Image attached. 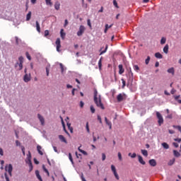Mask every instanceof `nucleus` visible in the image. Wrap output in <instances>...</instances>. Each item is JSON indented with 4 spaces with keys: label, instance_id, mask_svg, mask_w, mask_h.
<instances>
[{
    "label": "nucleus",
    "instance_id": "5fc2aeb1",
    "mask_svg": "<svg viewBox=\"0 0 181 181\" xmlns=\"http://www.w3.org/2000/svg\"><path fill=\"white\" fill-rule=\"evenodd\" d=\"M112 28V24H111L110 25H109L108 24H106V25H105V28H106V29L108 30V29H110V28Z\"/></svg>",
    "mask_w": 181,
    "mask_h": 181
},
{
    "label": "nucleus",
    "instance_id": "4c0bfd02",
    "mask_svg": "<svg viewBox=\"0 0 181 181\" xmlns=\"http://www.w3.org/2000/svg\"><path fill=\"white\" fill-rule=\"evenodd\" d=\"M149 62H151V57L148 56L146 59L145 60V64H149Z\"/></svg>",
    "mask_w": 181,
    "mask_h": 181
},
{
    "label": "nucleus",
    "instance_id": "f3484780",
    "mask_svg": "<svg viewBox=\"0 0 181 181\" xmlns=\"http://www.w3.org/2000/svg\"><path fill=\"white\" fill-rule=\"evenodd\" d=\"M60 36L62 37V39L64 40V37H66V33H64V29H61L60 30Z\"/></svg>",
    "mask_w": 181,
    "mask_h": 181
},
{
    "label": "nucleus",
    "instance_id": "de8ad7c7",
    "mask_svg": "<svg viewBox=\"0 0 181 181\" xmlns=\"http://www.w3.org/2000/svg\"><path fill=\"white\" fill-rule=\"evenodd\" d=\"M4 176L6 181H10L9 177L8 176V174L6 173H4Z\"/></svg>",
    "mask_w": 181,
    "mask_h": 181
},
{
    "label": "nucleus",
    "instance_id": "7ed1b4c3",
    "mask_svg": "<svg viewBox=\"0 0 181 181\" xmlns=\"http://www.w3.org/2000/svg\"><path fill=\"white\" fill-rule=\"evenodd\" d=\"M156 117L158 119V123L160 126L162 124H163V117H162V115L159 112H156Z\"/></svg>",
    "mask_w": 181,
    "mask_h": 181
},
{
    "label": "nucleus",
    "instance_id": "4d7b16f0",
    "mask_svg": "<svg viewBox=\"0 0 181 181\" xmlns=\"http://www.w3.org/2000/svg\"><path fill=\"white\" fill-rule=\"evenodd\" d=\"M18 60H19V63H23V57H20L18 58Z\"/></svg>",
    "mask_w": 181,
    "mask_h": 181
},
{
    "label": "nucleus",
    "instance_id": "b1692460",
    "mask_svg": "<svg viewBox=\"0 0 181 181\" xmlns=\"http://www.w3.org/2000/svg\"><path fill=\"white\" fill-rule=\"evenodd\" d=\"M30 18H32V11H29L28 13L26 15V21H30Z\"/></svg>",
    "mask_w": 181,
    "mask_h": 181
},
{
    "label": "nucleus",
    "instance_id": "bb28decb",
    "mask_svg": "<svg viewBox=\"0 0 181 181\" xmlns=\"http://www.w3.org/2000/svg\"><path fill=\"white\" fill-rule=\"evenodd\" d=\"M112 173L114 174V176L117 179V180H119V175H118V173H117V170H115L114 171H112Z\"/></svg>",
    "mask_w": 181,
    "mask_h": 181
},
{
    "label": "nucleus",
    "instance_id": "5701e85b",
    "mask_svg": "<svg viewBox=\"0 0 181 181\" xmlns=\"http://www.w3.org/2000/svg\"><path fill=\"white\" fill-rule=\"evenodd\" d=\"M173 155L175 158H179L180 156V153L176 150H173Z\"/></svg>",
    "mask_w": 181,
    "mask_h": 181
},
{
    "label": "nucleus",
    "instance_id": "a19ab883",
    "mask_svg": "<svg viewBox=\"0 0 181 181\" xmlns=\"http://www.w3.org/2000/svg\"><path fill=\"white\" fill-rule=\"evenodd\" d=\"M90 112H92V114H94V112H95V108H94V106L90 105Z\"/></svg>",
    "mask_w": 181,
    "mask_h": 181
},
{
    "label": "nucleus",
    "instance_id": "052dcab7",
    "mask_svg": "<svg viewBox=\"0 0 181 181\" xmlns=\"http://www.w3.org/2000/svg\"><path fill=\"white\" fill-rule=\"evenodd\" d=\"M173 146H175V148H179V144L176 142H173Z\"/></svg>",
    "mask_w": 181,
    "mask_h": 181
},
{
    "label": "nucleus",
    "instance_id": "680f3d73",
    "mask_svg": "<svg viewBox=\"0 0 181 181\" xmlns=\"http://www.w3.org/2000/svg\"><path fill=\"white\" fill-rule=\"evenodd\" d=\"M174 141H175V142H178L179 144H180V142H181V139H179V138L174 139Z\"/></svg>",
    "mask_w": 181,
    "mask_h": 181
},
{
    "label": "nucleus",
    "instance_id": "bf43d9fd",
    "mask_svg": "<svg viewBox=\"0 0 181 181\" xmlns=\"http://www.w3.org/2000/svg\"><path fill=\"white\" fill-rule=\"evenodd\" d=\"M180 97V95H175V96H174L175 100V101L179 100Z\"/></svg>",
    "mask_w": 181,
    "mask_h": 181
},
{
    "label": "nucleus",
    "instance_id": "39448f33",
    "mask_svg": "<svg viewBox=\"0 0 181 181\" xmlns=\"http://www.w3.org/2000/svg\"><path fill=\"white\" fill-rule=\"evenodd\" d=\"M85 30H86V28L84 27V25H81L79 28V30L77 32V35L82 36Z\"/></svg>",
    "mask_w": 181,
    "mask_h": 181
},
{
    "label": "nucleus",
    "instance_id": "79ce46f5",
    "mask_svg": "<svg viewBox=\"0 0 181 181\" xmlns=\"http://www.w3.org/2000/svg\"><path fill=\"white\" fill-rule=\"evenodd\" d=\"M25 55H26L27 59H28L29 60H32V57L29 54V52H26Z\"/></svg>",
    "mask_w": 181,
    "mask_h": 181
},
{
    "label": "nucleus",
    "instance_id": "8fccbe9b",
    "mask_svg": "<svg viewBox=\"0 0 181 181\" xmlns=\"http://www.w3.org/2000/svg\"><path fill=\"white\" fill-rule=\"evenodd\" d=\"M63 130L64 131V132L68 134L70 136V134L69 133V132H67V130L66 129V126H64L63 127Z\"/></svg>",
    "mask_w": 181,
    "mask_h": 181
},
{
    "label": "nucleus",
    "instance_id": "7c9ffc66",
    "mask_svg": "<svg viewBox=\"0 0 181 181\" xmlns=\"http://www.w3.org/2000/svg\"><path fill=\"white\" fill-rule=\"evenodd\" d=\"M69 159L71 162V164L74 165V161H73V156H71V153H69Z\"/></svg>",
    "mask_w": 181,
    "mask_h": 181
},
{
    "label": "nucleus",
    "instance_id": "f257e3e1",
    "mask_svg": "<svg viewBox=\"0 0 181 181\" xmlns=\"http://www.w3.org/2000/svg\"><path fill=\"white\" fill-rule=\"evenodd\" d=\"M93 100L97 107L101 108V110L105 109L104 105L103 104V102H101V95H98V92L97 91V89L94 90Z\"/></svg>",
    "mask_w": 181,
    "mask_h": 181
},
{
    "label": "nucleus",
    "instance_id": "a878e982",
    "mask_svg": "<svg viewBox=\"0 0 181 181\" xmlns=\"http://www.w3.org/2000/svg\"><path fill=\"white\" fill-rule=\"evenodd\" d=\"M112 173L114 174V176L117 179V180H119V175H118V173H117V170H115L114 171H112Z\"/></svg>",
    "mask_w": 181,
    "mask_h": 181
},
{
    "label": "nucleus",
    "instance_id": "c9c22d12",
    "mask_svg": "<svg viewBox=\"0 0 181 181\" xmlns=\"http://www.w3.org/2000/svg\"><path fill=\"white\" fill-rule=\"evenodd\" d=\"M102 59H103V57H101V58L100 59V60L98 61V67H99L100 70H101V67H102V66H103V64H102Z\"/></svg>",
    "mask_w": 181,
    "mask_h": 181
},
{
    "label": "nucleus",
    "instance_id": "f704fd0d",
    "mask_svg": "<svg viewBox=\"0 0 181 181\" xmlns=\"http://www.w3.org/2000/svg\"><path fill=\"white\" fill-rule=\"evenodd\" d=\"M165 43H166V38L163 37L160 40V45H165Z\"/></svg>",
    "mask_w": 181,
    "mask_h": 181
},
{
    "label": "nucleus",
    "instance_id": "f8f14e48",
    "mask_svg": "<svg viewBox=\"0 0 181 181\" xmlns=\"http://www.w3.org/2000/svg\"><path fill=\"white\" fill-rule=\"evenodd\" d=\"M118 67H119V74H123L124 71H125V69H124V66H122V64H119Z\"/></svg>",
    "mask_w": 181,
    "mask_h": 181
},
{
    "label": "nucleus",
    "instance_id": "72a5a7b5",
    "mask_svg": "<svg viewBox=\"0 0 181 181\" xmlns=\"http://www.w3.org/2000/svg\"><path fill=\"white\" fill-rule=\"evenodd\" d=\"M42 169H43L44 172H45V173H47V176H49V170H47L46 167L45 166V165H42Z\"/></svg>",
    "mask_w": 181,
    "mask_h": 181
},
{
    "label": "nucleus",
    "instance_id": "393cba45",
    "mask_svg": "<svg viewBox=\"0 0 181 181\" xmlns=\"http://www.w3.org/2000/svg\"><path fill=\"white\" fill-rule=\"evenodd\" d=\"M161 145L164 149H169V144H168V143L163 142L161 144Z\"/></svg>",
    "mask_w": 181,
    "mask_h": 181
},
{
    "label": "nucleus",
    "instance_id": "ddd939ff",
    "mask_svg": "<svg viewBox=\"0 0 181 181\" xmlns=\"http://www.w3.org/2000/svg\"><path fill=\"white\" fill-rule=\"evenodd\" d=\"M35 176L38 179V180L40 181H43V180L42 179V176H40V174L39 173V170H35Z\"/></svg>",
    "mask_w": 181,
    "mask_h": 181
},
{
    "label": "nucleus",
    "instance_id": "0eeeda50",
    "mask_svg": "<svg viewBox=\"0 0 181 181\" xmlns=\"http://www.w3.org/2000/svg\"><path fill=\"white\" fill-rule=\"evenodd\" d=\"M25 83H29L30 81V74H25L23 76Z\"/></svg>",
    "mask_w": 181,
    "mask_h": 181
},
{
    "label": "nucleus",
    "instance_id": "a211bd4d",
    "mask_svg": "<svg viewBox=\"0 0 181 181\" xmlns=\"http://www.w3.org/2000/svg\"><path fill=\"white\" fill-rule=\"evenodd\" d=\"M163 52L165 53V54H168L169 53V45H165V47H163Z\"/></svg>",
    "mask_w": 181,
    "mask_h": 181
},
{
    "label": "nucleus",
    "instance_id": "e433bc0d",
    "mask_svg": "<svg viewBox=\"0 0 181 181\" xmlns=\"http://www.w3.org/2000/svg\"><path fill=\"white\" fill-rule=\"evenodd\" d=\"M133 69L135 71H136L138 73V71H139V66H138V65H134L133 66Z\"/></svg>",
    "mask_w": 181,
    "mask_h": 181
},
{
    "label": "nucleus",
    "instance_id": "37998d69",
    "mask_svg": "<svg viewBox=\"0 0 181 181\" xmlns=\"http://www.w3.org/2000/svg\"><path fill=\"white\" fill-rule=\"evenodd\" d=\"M106 124L109 126L110 129H111V128H112V124L111 122H110V121L107 122Z\"/></svg>",
    "mask_w": 181,
    "mask_h": 181
},
{
    "label": "nucleus",
    "instance_id": "69168bd1",
    "mask_svg": "<svg viewBox=\"0 0 181 181\" xmlns=\"http://www.w3.org/2000/svg\"><path fill=\"white\" fill-rule=\"evenodd\" d=\"M34 163H35V165H39V160H37L36 158H34Z\"/></svg>",
    "mask_w": 181,
    "mask_h": 181
},
{
    "label": "nucleus",
    "instance_id": "aec40b11",
    "mask_svg": "<svg viewBox=\"0 0 181 181\" xmlns=\"http://www.w3.org/2000/svg\"><path fill=\"white\" fill-rule=\"evenodd\" d=\"M54 8L56 11H59L60 9V2L56 1L54 4Z\"/></svg>",
    "mask_w": 181,
    "mask_h": 181
},
{
    "label": "nucleus",
    "instance_id": "c03bdc74",
    "mask_svg": "<svg viewBox=\"0 0 181 181\" xmlns=\"http://www.w3.org/2000/svg\"><path fill=\"white\" fill-rule=\"evenodd\" d=\"M52 148H53L54 152H56V153H60V151H59L57 150V147L53 146Z\"/></svg>",
    "mask_w": 181,
    "mask_h": 181
},
{
    "label": "nucleus",
    "instance_id": "3c124183",
    "mask_svg": "<svg viewBox=\"0 0 181 181\" xmlns=\"http://www.w3.org/2000/svg\"><path fill=\"white\" fill-rule=\"evenodd\" d=\"M113 5H114V6H115L116 8H118V3H117V0H114V1H113Z\"/></svg>",
    "mask_w": 181,
    "mask_h": 181
},
{
    "label": "nucleus",
    "instance_id": "13d9d810",
    "mask_svg": "<svg viewBox=\"0 0 181 181\" xmlns=\"http://www.w3.org/2000/svg\"><path fill=\"white\" fill-rule=\"evenodd\" d=\"M117 156L119 158V160H122V156L121 155V153L119 152L118 153Z\"/></svg>",
    "mask_w": 181,
    "mask_h": 181
},
{
    "label": "nucleus",
    "instance_id": "20e7f679",
    "mask_svg": "<svg viewBox=\"0 0 181 181\" xmlns=\"http://www.w3.org/2000/svg\"><path fill=\"white\" fill-rule=\"evenodd\" d=\"M6 172H8L9 174V176H12V170H13V167L12 166V164H9L8 165H6L5 167Z\"/></svg>",
    "mask_w": 181,
    "mask_h": 181
},
{
    "label": "nucleus",
    "instance_id": "a18cd8bd",
    "mask_svg": "<svg viewBox=\"0 0 181 181\" xmlns=\"http://www.w3.org/2000/svg\"><path fill=\"white\" fill-rule=\"evenodd\" d=\"M88 26L91 29V21L90 19L87 20Z\"/></svg>",
    "mask_w": 181,
    "mask_h": 181
},
{
    "label": "nucleus",
    "instance_id": "58836bf2",
    "mask_svg": "<svg viewBox=\"0 0 181 181\" xmlns=\"http://www.w3.org/2000/svg\"><path fill=\"white\" fill-rule=\"evenodd\" d=\"M18 70H22L23 69V63L18 62Z\"/></svg>",
    "mask_w": 181,
    "mask_h": 181
},
{
    "label": "nucleus",
    "instance_id": "ea45409f",
    "mask_svg": "<svg viewBox=\"0 0 181 181\" xmlns=\"http://www.w3.org/2000/svg\"><path fill=\"white\" fill-rule=\"evenodd\" d=\"M122 88H125V86H127V83L125 82V80H124V78H122Z\"/></svg>",
    "mask_w": 181,
    "mask_h": 181
},
{
    "label": "nucleus",
    "instance_id": "c85d7f7f",
    "mask_svg": "<svg viewBox=\"0 0 181 181\" xmlns=\"http://www.w3.org/2000/svg\"><path fill=\"white\" fill-rule=\"evenodd\" d=\"M175 160H176V159H175V158L171 159V160L168 162V166H172V165H173V163H175Z\"/></svg>",
    "mask_w": 181,
    "mask_h": 181
},
{
    "label": "nucleus",
    "instance_id": "774afa93",
    "mask_svg": "<svg viewBox=\"0 0 181 181\" xmlns=\"http://www.w3.org/2000/svg\"><path fill=\"white\" fill-rule=\"evenodd\" d=\"M45 36H49V30H46L45 31Z\"/></svg>",
    "mask_w": 181,
    "mask_h": 181
},
{
    "label": "nucleus",
    "instance_id": "423d86ee",
    "mask_svg": "<svg viewBox=\"0 0 181 181\" xmlns=\"http://www.w3.org/2000/svg\"><path fill=\"white\" fill-rule=\"evenodd\" d=\"M32 156L30 155V151L28 152V155L27 157V159L25 160L26 163H28V165H32Z\"/></svg>",
    "mask_w": 181,
    "mask_h": 181
},
{
    "label": "nucleus",
    "instance_id": "49530a36",
    "mask_svg": "<svg viewBox=\"0 0 181 181\" xmlns=\"http://www.w3.org/2000/svg\"><path fill=\"white\" fill-rule=\"evenodd\" d=\"M29 172H30L31 170H33V164H29Z\"/></svg>",
    "mask_w": 181,
    "mask_h": 181
},
{
    "label": "nucleus",
    "instance_id": "603ef678",
    "mask_svg": "<svg viewBox=\"0 0 181 181\" xmlns=\"http://www.w3.org/2000/svg\"><path fill=\"white\" fill-rule=\"evenodd\" d=\"M45 2L47 5H51V6L52 5L51 0H45Z\"/></svg>",
    "mask_w": 181,
    "mask_h": 181
},
{
    "label": "nucleus",
    "instance_id": "6e6552de",
    "mask_svg": "<svg viewBox=\"0 0 181 181\" xmlns=\"http://www.w3.org/2000/svg\"><path fill=\"white\" fill-rule=\"evenodd\" d=\"M55 45H57V52H60V47H62V45L60 44V38H57Z\"/></svg>",
    "mask_w": 181,
    "mask_h": 181
},
{
    "label": "nucleus",
    "instance_id": "4be33fe9",
    "mask_svg": "<svg viewBox=\"0 0 181 181\" xmlns=\"http://www.w3.org/2000/svg\"><path fill=\"white\" fill-rule=\"evenodd\" d=\"M129 80H134V73H132V70L131 69V68H129Z\"/></svg>",
    "mask_w": 181,
    "mask_h": 181
},
{
    "label": "nucleus",
    "instance_id": "2eb2a0df",
    "mask_svg": "<svg viewBox=\"0 0 181 181\" xmlns=\"http://www.w3.org/2000/svg\"><path fill=\"white\" fill-rule=\"evenodd\" d=\"M139 158V163H141V165H146L145 161L144 160V158H142L141 156H138Z\"/></svg>",
    "mask_w": 181,
    "mask_h": 181
},
{
    "label": "nucleus",
    "instance_id": "9d476101",
    "mask_svg": "<svg viewBox=\"0 0 181 181\" xmlns=\"http://www.w3.org/2000/svg\"><path fill=\"white\" fill-rule=\"evenodd\" d=\"M37 118L40 119V122H41V125H45V118L43 116H42L40 114L37 115Z\"/></svg>",
    "mask_w": 181,
    "mask_h": 181
},
{
    "label": "nucleus",
    "instance_id": "864d4df0",
    "mask_svg": "<svg viewBox=\"0 0 181 181\" xmlns=\"http://www.w3.org/2000/svg\"><path fill=\"white\" fill-rule=\"evenodd\" d=\"M86 131L90 134V127H88V122L86 123Z\"/></svg>",
    "mask_w": 181,
    "mask_h": 181
},
{
    "label": "nucleus",
    "instance_id": "412c9836",
    "mask_svg": "<svg viewBox=\"0 0 181 181\" xmlns=\"http://www.w3.org/2000/svg\"><path fill=\"white\" fill-rule=\"evenodd\" d=\"M155 57H156V59H163V56L162 54H160V52H156L155 54Z\"/></svg>",
    "mask_w": 181,
    "mask_h": 181
},
{
    "label": "nucleus",
    "instance_id": "2f4dec72",
    "mask_svg": "<svg viewBox=\"0 0 181 181\" xmlns=\"http://www.w3.org/2000/svg\"><path fill=\"white\" fill-rule=\"evenodd\" d=\"M141 151L142 155H144V156H148V151L141 149Z\"/></svg>",
    "mask_w": 181,
    "mask_h": 181
},
{
    "label": "nucleus",
    "instance_id": "4468645a",
    "mask_svg": "<svg viewBox=\"0 0 181 181\" xmlns=\"http://www.w3.org/2000/svg\"><path fill=\"white\" fill-rule=\"evenodd\" d=\"M168 73L170 74H172L173 76H175V68L171 67L167 70Z\"/></svg>",
    "mask_w": 181,
    "mask_h": 181
},
{
    "label": "nucleus",
    "instance_id": "e2e57ef3",
    "mask_svg": "<svg viewBox=\"0 0 181 181\" xmlns=\"http://www.w3.org/2000/svg\"><path fill=\"white\" fill-rule=\"evenodd\" d=\"M16 146H21V141L16 140Z\"/></svg>",
    "mask_w": 181,
    "mask_h": 181
},
{
    "label": "nucleus",
    "instance_id": "dca6fc26",
    "mask_svg": "<svg viewBox=\"0 0 181 181\" xmlns=\"http://www.w3.org/2000/svg\"><path fill=\"white\" fill-rule=\"evenodd\" d=\"M59 139H60L62 142H64V144H67V140H66V138H64V136L59 135Z\"/></svg>",
    "mask_w": 181,
    "mask_h": 181
},
{
    "label": "nucleus",
    "instance_id": "473e14b6",
    "mask_svg": "<svg viewBox=\"0 0 181 181\" xmlns=\"http://www.w3.org/2000/svg\"><path fill=\"white\" fill-rule=\"evenodd\" d=\"M36 28H37V32L40 33V24H39L38 21H36Z\"/></svg>",
    "mask_w": 181,
    "mask_h": 181
},
{
    "label": "nucleus",
    "instance_id": "1a4fd4ad",
    "mask_svg": "<svg viewBox=\"0 0 181 181\" xmlns=\"http://www.w3.org/2000/svg\"><path fill=\"white\" fill-rule=\"evenodd\" d=\"M124 95H125V93H119L117 96V100L118 103H121V101H122V100H124Z\"/></svg>",
    "mask_w": 181,
    "mask_h": 181
},
{
    "label": "nucleus",
    "instance_id": "f03ea898",
    "mask_svg": "<svg viewBox=\"0 0 181 181\" xmlns=\"http://www.w3.org/2000/svg\"><path fill=\"white\" fill-rule=\"evenodd\" d=\"M11 42L12 43H16V45L17 46H21V45H22V40H21V38L18 37H14L11 39Z\"/></svg>",
    "mask_w": 181,
    "mask_h": 181
},
{
    "label": "nucleus",
    "instance_id": "c756f323",
    "mask_svg": "<svg viewBox=\"0 0 181 181\" xmlns=\"http://www.w3.org/2000/svg\"><path fill=\"white\" fill-rule=\"evenodd\" d=\"M107 50H108V45H106L105 50L100 52V56H101L102 54H104V53H107Z\"/></svg>",
    "mask_w": 181,
    "mask_h": 181
},
{
    "label": "nucleus",
    "instance_id": "0e129e2a",
    "mask_svg": "<svg viewBox=\"0 0 181 181\" xmlns=\"http://www.w3.org/2000/svg\"><path fill=\"white\" fill-rule=\"evenodd\" d=\"M80 107H81V108H83V107H84V102H83V101L80 102Z\"/></svg>",
    "mask_w": 181,
    "mask_h": 181
},
{
    "label": "nucleus",
    "instance_id": "338daca9",
    "mask_svg": "<svg viewBox=\"0 0 181 181\" xmlns=\"http://www.w3.org/2000/svg\"><path fill=\"white\" fill-rule=\"evenodd\" d=\"M175 93H176V90L175 88H173L170 91L171 94H175Z\"/></svg>",
    "mask_w": 181,
    "mask_h": 181
},
{
    "label": "nucleus",
    "instance_id": "6e6d98bb",
    "mask_svg": "<svg viewBox=\"0 0 181 181\" xmlns=\"http://www.w3.org/2000/svg\"><path fill=\"white\" fill-rule=\"evenodd\" d=\"M111 170H112V172H114V170H117V168H115V165H111Z\"/></svg>",
    "mask_w": 181,
    "mask_h": 181
},
{
    "label": "nucleus",
    "instance_id": "09e8293b",
    "mask_svg": "<svg viewBox=\"0 0 181 181\" xmlns=\"http://www.w3.org/2000/svg\"><path fill=\"white\" fill-rule=\"evenodd\" d=\"M107 156H105V153H102V160H105Z\"/></svg>",
    "mask_w": 181,
    "mask_h": 181
},
{
    "label": "nucleus",
    "instance_id": "cd10ccee",
    "mask_svg": "<svg viewBox=\"0 0 181 181\" xmlns=\"http://www.w3.org/2000/svg\"><path fill=\"white\" fill-rule=\"evenodd\" d=\"M59 66H60L62 74H63V73H64V70H66V68H64V66H63V64L62 63H59Z\"/></svg>",
    "mask_w": 181,
    "mask_h": 181
},
{
    "label": "nucleus",
    "instance_id": "6ab92c4d",
    "mask_svg": "<svg viewBox=\"0 0 181 181\" xmlns=\"http://www.w3.org/2000/svg\"><path fill=\"white\" fill-rule=\"evenodd\" d=\"M37 151L38 153H40L41 156L43 155V151H42V146H40V145L37 146Z\"/></svg>",
    "mask_w": 181,
    "mask_h": 181
},
{
    "label": "nucleus",
    "instance_id": "9b49d317",
    "mask_svg": "<svg viewBox=\"0 0 181 181\" xmlns=\"http://www.w3.org/2000/svg\"><path fill=\"white\" fill-rule=\"evenodd\" d=\"M148 163L151 166L155 167L156 166V160L151 159L149 160Z\"/></svg>",
    "mask_w": 181,
    "mask_h": 181
}]
</instances>
